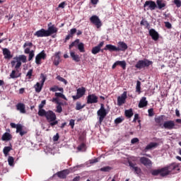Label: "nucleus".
<instances>
[{"instance_id":"obj_1","label":"nucleus","mask_w":181,"mask_h":181,"mask_svg":"<svg viewBox=\"0 0 181 181\" xmlns=\"http://www.w3.org/2000/svg\"><path fill=\"white\" fill-rule=\"evenodd\" d=\"M26 55H20L19 57H15L13 60L11 62V67H15L16 70L18 71L22 66V63H26ZM16 64V66H15Z\"/></svg>"},{"instance_id":"obj_2","label":"nucleus","mask_w":181,"mask_h":181,"mask_svg":"<svg viewBox=\"0 0 181 181\" xmlns=\"http://www.w3.org/2000/svg\"><path fill=\"white\" fill-rule=\"evenodd\" d=\"M83 167H84V165L83 164L78 165L74 167L73 168H69V170H64L62 171H59L57 173V175L60 179H66L69 173H70L71 172H76V170H78L79 168H83Z\"/></svg>"},{"instance_id":"obj_3","label":"nucleus","mask_w":181,"mask_h":181,"mask_svg":"<svg viewBox=\"0 0 181 181\" xmlns=\"http://www.w3.org/2000/svg\"><path fill=\"white\" fill-rule=\"evenodd\" d=\"M45 118L47 122L49 123L50 127H54V125H57V124H59V121L56 120L57 118L56 113L52 110L47 111Z\"/></svg>"},{"instance_id":"obj_4","label":"nucleus","mask_w":181,"mask_h":181,"mask_svg":"<svg viewBox=\"0 0 181 181\" xmlns=\"http://www.w3.org/2000/svg\"><path fill=\"white\" fill-rule=\"evenodd\" d=\"M110 111L107 110L104 106V104H100V108L97 111V115L99 117L98 118V124L101 125L103 122L104 121V118L107 117Z\"/></svg>"},{"instance_id":"obj_5","label":"nucleus","mask_w":181,"mask_h":181,"mask_svg":"<svg viewBox=\"0 0 181 181\" xmlns=\"http://www.w3.org/2000/svg\"><path fill=\"white\" fill-rule=\"evenodd\" d=\"M152 64H153L152 61H149L148 59H144L143 60H139L135 64V67L136 69H138V70H142V69H145V67H149V66Z\"/></svg>"},{"instance_id":"obj_6","label":"nucleus","mask_w":181,"mask_h":181,"mask_svg":"<svg viewBox=\"0 0 181 181\" xmlns=\"http://www.w3.org/2000/svg\"><path fill=\"white\" fill-rule=\"evenodd\" d=\"M40 78L42 80L39 82H37L36 84L34 86V88L36 93H40L42 91V88H43V86L45 85V81H46V76L45 74H40Z\"/></svg>"},{"instance_id":"obj_7","label":"nucleus","mask_w":181,"mask_h":181,"mask_svg":"<svg viewBox=\"0 0 181 181\" xmlns=\"http://www.w3.org/2000/svg\"><path fill=\"white\" fill-rule=\"evenodd\" d=\"M144 11H155L158 6L156 3L152 0L146 1L144 4Z\"/></svg>"},{"instance_id":"obj_8","label":"nucleus","mask_w":181,"mask_h":181,"mask_svg":"<svg viewBox=\"0 0 181 181\" xmlns=\"http://www.w3.org/2000/svg\"><path fill=\"white\" fill-rule=\"evenodd\" d=\"M163 128H165V129H177L179 128V126L175 123V121L173 120H168V121H165L163 123Z\"/></svg>"},{"instance_id":"obj_9","label":"nucleus","mask_w":181,"mask_h":181,"mask_svg":"<svg viewBox=\"0 0 181 181\" xmlns=\"http://www.w3.org/2000/svg\"><path fill=\"white\" fill-rule=\"evenodd\" d=\"M46 57H47V55L46 54V52L45 50L41 51L35 57V63L38 66L42 64V60H46Z\"/></svg>"},{"instance_id":"obj_10","label":"nucleus","mask_w":181,"mask_h":181,"mask_svg":"<svg viewBox=\"0 0 181 181\" xmlns=\"http://www.w3.org/2000/svg\"><path fill=\"white\" fill-rule=\"evenodd\" d=\"M128 163L131 170H133L135 175H139L141 173H142V170L141 168L136 166V163H132V161L129 160Z\"/></svg>"},{"instance_id":"obj_11","label":"nucleus","mask_w":181,"mask_h":181,"mask_svg":"<svg viewBox=\"0 0 181 181\" xmlns=\"http://www.w3.org/2000/svg\"><path fill=\"white\" fill-rule=\"evenodd\" d=\"M90 21L93 25H95L96 28L98 29H100V27L103 26V23H101V20H100V18H98V16H92L90 18Z\"/></svg>"},{"instance_id":"obj_12","label":"nucleus","mask_w":181,"mask_h":181,"mask_svg":"<svg viewBox=\"0 0 181 181\" xmlns=\"http://www.w3.org/2000/svg\"><path fill=\"white\" fill-rule=\"evenodd\" d=\"M87 104H97L98 103V97L95 94H90L87 96Z\"/></svg>"},{"instance_id":"obj_13","label":"nucleus","mask_w":181,"mask_h":181,"mask_svg":"<svg viewBox=\"0 0 181 181\" xmlns=\"http://www.w3.org/2000/svg\"><path fill=\"white\" fill-rule=\"evenodd\" d=\"M34 36H37V37H47L49 35H47V31L45 28H42L34 33Z\"/></svg>"},{"instance_id":"obj_14","label":"nucleus","mask_w":181,"mask_h":181,"mask_svg":"<svg viewBox=\"0 0 181 181\" xmlns=\"http://www.w3.org/2000/svg\"><path fill=\"white\" fill-rule=\"evenodd\" d=\"M47 30V34L48 36H51V35H53L54 33H57V28L54 26V25H52V23H49L48 24V29Z\"/></svg>"},{"instance_id":"obj_15","label":"nucleus","mask_w":181,"mask_h":181,"mask_svg":"<svg viewBox=\"0 0 181 181\" xmlns=\"http://www.w3.org/2000/svg\"><path fill=\"white\" fill-rule=\"evenodd\" d=\"M127 100V91L123 92L121 96H118L117 98V105L121 107L122 104H125V101Z\"/></svg>"},{"instance_id":"obj_16","label":"nucleus","mask_w":181,"mask_h":181,"mask_svg":"<svg viewBox=\"0 0 181 181\" xmlns=\"http://www.w3.org/2000/svg\"><path fill=\"white\" fill-rule=\"evenodd\" d=\"M117 66H120L123 70H126L127 69V62L125 61H117L112 66V69L114 70Z\"/></svg>"},{"instance_id":"obj_17","label":"nucleus","mask_w":181,"mask_h":181,"mask_svg":"<svg viewBox=\"0 0 181 181\" xmlns=\"http://www.w3.org/2000/svg\"><path fill=\"white\" fill-rule=\"evenodd\" d=\"M148 33L153 40H155V42L159 40V33L156 30H155V29H150Z\"/></svg>"},{"instance_id":"obj_18","label":"nucleus","mask_w":181,"mask_h":181,"mask_svg":"<svg viewBox=\"0 0 181 181\" xmlns=\"http://www.w3.org/2000/svg\"><path fill=\"white\" fill-rule=\"evenodd\" d=\"M166 168H168L169 173L173 172V170H180V168H179V163H173L169 165L166 166Z\"/></svg>"},{"instance_id":"obj_19","label":"nucleus","mask_w":181,"mask_h":181,"mask_svg":"<svg viewBox=\"0 0 181 181\" xmlns=\"http://www.w3.org/2000/svg\"><path fill=\"white\" fill-rule=\"evenodd\" d=\"M140 163L144 166H152V160L146 157H141Z\"/></svg>"},{"instance_id":"obj_20","label":"nucleus","mask_w":181,"mask_h":181,"mask_svg":"<svg viewBox=\"0 0 181 181\" xmlns=\"http://www.w3.org/2000/svg\"><path fill=\"white\" fill-rule=\"evenodd\" d=\"M117 45V52H125L128 49V45L124 42L119 41Z\"/></svg>"},{"instance_id":"obj_21","label":"nucleus","mask_w":181,"mask_h":181,"mask_svg":"<svg viewBox=\"0 0 181 181\" xmlns=\"http://www.w3.org/2000/svg\"><path fill=\"white\" fill-rule=\"evenodd\" d=\"M16 107L17 111H20L21 114H26V107L25 106V104L19 103Z\"/></svg>"},{"instance_id":"obj_22","label":"nucleus","mask_w":181,"mask_h":181,"mask_svg":"<svg viewBox=\"0 0 181 181\" xmlns=\"http://www.w3.org/2000/svg\"><path fill=\"white\" fill-rule=\"evenodd\" d=\"M60 52H55L54 56L52 57V59H54L53 64H54V66L60 64Z\"/></svg>"},{"instance_id":"obj_23","label":"nucleus","mask_w":181,"mask_h":181,"mask_svg":"<svg viewBox=\"0 0 181 181\" xmlns=\"http://www.w3.org/2000/svg\"><path fill=\"white\" fill-rule=\"evenodd\" d=\"M157 8L160 10L165 9L166 8V1L164 0H156Z\"/></svg>"},{"instance_id":"obj_24","label":"nucleus","mask_w":181,"mask_h":181,"mask_svg":"<svg viewBox=\"0 0 181 181\" xmlns=\"http://www.w3.org/2000/svg\"><path fill=\"white\" fill-rule=\"evenodd\" d=\"M3 54L4 56V59H8V60L13 57V56L11 54V51L8 48L3 49Z\"/></svg>"},{"instance_id":"obj_25","label":"nucleus","mask_w":181,"mask_h":181,"mask_svg":"<svg viewBox=\"0 0 181 181\" xmlns=\"http://www.w3.org/2000/svg\"><path fill=\"white\" fill-rule=\"evenodd\" d=\"M103 50H109V52H118V47L111 44L106 45Z\"/></svg>"},{"instance_id":"obj_26","label":"nucleus","mask_w":181,"mask_h":181,"mask_svg":"<svg viewBox=\"0 0 181 181\" xmlns=\"http://www.w3.org/2000/svg\"><path fill=\"white\" fill-rule=\"evenodd\" d=\"M70 56L72 60H74V62H76V63H78L81 60V59L80 58V56L78 54H76V52L73 51L70 52Z\"/></svg>"},{"instance_id":"obj_27","label":"nucleus","mask_w":181,"mask_h":181,"mask_svg":"<svg viewBox=\"0 0 181 181\" xmlns=\"http://www.w3.org/2000/svg\"><path fill=\"white\" fill-rule=\"evenodd\" d=\"M170 174L169 170H168L166 166L160 169V176L161 177H165V176H168Z\"/></svg>"},{"instance_id":"obj_28","label":"nucleus","mask_w":181,"mask_h":181,"mask_svg":"<svg viewBox=\"0 0 181 181\" xmlns=\"http://www.w3.org/2000/svg\"><path fill=\"white\" fill-rule=\"evenodd\" d=\"M146 105H148L146 98L143 97L139 103V108H144V107H146Z\"/></svg>"},{"instance_id":"obj_29","label":"nucleus","mask_w":181,"mask_h":181,"mask_svg":"<svg viewBox=\"0 0 181 181\" xmlns=\"http://www.w3.org/2000/svg\"><path fill=\"white\" fill-rule=\"evenodd\" d=\"M156 146H158V143L151 142L146 146L144 151L146 152V151H149L153 148H156Z\"/></svg>"},{"instance_id":"obj_30","label":"nucleus","mask_w":181,"mask_h":181,"mask_svg":"<svg viewBox=\"0 0 181 181\" xmlns=\"http://www.w3.org/2000/svg\"><path fill=\"white\" fill-rule=\"evenodd\" d=\"M76 94L79 95L81 98L86 94V88L82 87L79 88L76 90Z\"/></svg>"},{"instance_id":"obj_31","label":"nucleus","mask_w":181,"mask_h":181,"mask_svg":"<svg viewBox=\"0 0 181 181\" xmlns=\"http://www.w3.org/2000/svg\"><path fill=\"white\" fill-rule=\"evenodd\" d=\"M79 43H80V39L75 40L74 42H72L71 43V45H69V50H71V48H73L74 47H77L78 46Z\"/></svg>"},{"instance_id":"obj_32","label":"nucleus","mask_w":181,"mask_h":181,"mask_svg":"<svg viewBox=\"0 0 181 181\" xmlns=\"http://www.w3.org/2000/svg\"><path fill=\"white\" fill-rule=\"evenodd\" d=\"M1 139L2 141H11V139H12V135L8 132H6L3 134Z\"/></svg>"},{"instance_id":"obj_33","label":"nucleus","mask_w":181,"mask_h":181,"mask_svg":"<svg viewBox=\"0 0 181 181\" xmlns=\"http://www.w3.org/2000/svg\"><path fill=\"white\" fill-rule=\"evenodd\" d=\"M12 151V146H5L3 149V153L5 156H8L9 155V153Z\"/></svg>"},{"instance_id":"obj_34","label":"nucleus","mask_w":181,"mask_h":181,"mask_svg":"<svg viewBox=\"0 0 181 181\" xmlns=\"http://www.w3.org/2000/svg\"><path fill=\"white\" fill-rule=\"evenodd\" d=\"M155 122L159 125V127L162 126V122H163V115L159 116L155 118Z\"/></svg>"},{"instance_id":"obj_35","label":"nucleus","mask_w":181,"mask_h":181,"mask_svg":"<svg viewBox=\"0 0 181 181\" xmlns=\"http://www.w3.org/2000/svg\"><path fill=\"white\" fill-rule=\"evenodd\" d=\"M39 117H45L46 118V115H47V111L45 109H38L37 112Z\"/></svg>"},{"instance_id":"obj_36","label":"nucleus","mask_w":181,"mask_h":181,"mask_svg":"<svg viewBox=\"0 0 181 181\" xmlns=\"http://www.w3.org/2000/svg\"><path fill=\"white\" fill-rule=\"evenodd\" d=\"M124 114L127 118H132V117L134 115V111L132 109L127 110H125Z\"/></svg>"},{"instance_id":"obj_37","label":"nucleus","mask_w":181,"mask_h":181,"mask_svg":"<svg viewBox=\"0 0 181 181\" xmlns=\"http://www.w3.org/2000/svg\"><path fill=\"white\" fill-rule=\"evenodd\" d=\"M78 49L79 50L80 53H85L86 49H84V43L79 42V45H78Z\"/></svg>"},{"instance_id":"obj_38","label":"nucleus","mask_w":181,"mask_h":181,"mask_svg":"<svg viewBox=\"0 0 181 181\" xmlns=\"http://www.w3.org/2000/svg\"><path fill=\"white\" fill-rule=\"evenodd\" d=\"M140 25L143 26H146V29H151V25L148 23V21L146 20H142L140 23Z\"/></svg>"},{"instance_id":"obj_39","label":"nucleus","mask_w":181,"mask_h":181,"mask_svg":"<svg viewBox=\"0 0 181 181\" xmlns=\"http://www.w3.org/2000/svg\"><path fill=\"white\" fill-rule=\"evenodd\" d=\"M100 52L101 49L99 48L98 46L93 47L91 50L92 54H98V53H100Z\"/></svg>"},{"instance_id":"obj_40","label":"nucleus","mask_w":181,"mask_h":181,"mask_svg":"<svg viewBox=\"0 0 181 181\" xmlns=\"http://www.w3.org/2000/svg\"><path fill=\"white\" fill-rule=\"evenodd\" d=\"M21 74H19L18 75L16 74V71L13 70L10 74V78H18V77H21Z\"/></svg>"},{"instance_id":"obj_41","label":"nucleus","mask_w":181,"mask_h":181,"mask_svg":"<svg viewBox=\"0 0 181 181\" xmlns=\"http://www.w3.org/2000/svg\"><path fill=\"white\" fill-rule=\"evenodd\" d=\"M84 107H86V105H81V103L77 102L75 110H76V111H80V110H83Z\"/></svg>"},{"instance_id":"obj_42","label":"nucleus","mask_w":181,"mask_h":181,"mask_svg":"<svg viewBox=\"0 0 181 181\" xmlns=\"http://www.w3.org/2000/svg\"><path fill=\"white\" fill-rule=\"evenodd\" d=\"M110 170H112V168L110 166H105L100 169V172H110Z\"/></svg>"},{"instance_id":"obj_43","label":"nucleus","mask_w":181,"mask_h":181,"mask_svg":"<svg viewBox=\"0 0 181 181\" xmlns=\"http://www.w3.org/2000/svg\"><path fill=\"white\" fill-rule=\"evenodd\" d=\"M136 91L139 93V94H141V81H136Z\"/></svg>"},{"instance_id":"obj_44","label":"nucleus","mask_w":181,"mask_h":181,"mask_svg":"<svg viewBox=\"0 0 181 181\" xmlns=\"http://www.w3.org/2000/svg\"><path fill=\"white\" fill-rule=\"evenodd\" d=\"M152 176H159V175H160V169H157V170H153L151 172Z\"/></svg>"},{"instance_id":"obj_45","label":"nucleus","mask_w":181,"mask_h":181,"mask_svg":"<svg viewBox=\"0 0 181 181\" xmlns=\"http://www.w3.org/2000/svg\"><path fill=\"white\" fill-rule=\"evenodd\" d=\"M77 149L78 151H81L82 152L86 151V144L84 143H82L77 147Z\"/></svg>"},{"instance_id":"obj_46","label":"nucleus","mask_w":181,"mask_h":181,"mask_svg":"<svg viewBox=\"0 0 181 181\" xmlns=\"http://www.w3.org/2000/svg\"><path fill=\"white\" fill-rule=\"evenodd\" d=\"M124 117H117L115 119V124L116 125H118V124H121V122H122V121H124Z\"/></svg>"},{"instance_id":"obj_47","label":"nucleus","mask_w":181,"mask_h":181,"mask_svg":"<svg viewBox=\"0 0 181 181\" xmlns=\"http://www.w3.org/2000/svg\"><path fill=\"white\" fill-rule=\"evenodd\" d=\"M55 97H59V98L67 100V98L62 93H55Z\"/></svg>"},{"instance_id":"obj_48","label":"nucleus","mask_w":181,"mask_h":181,"mask_svg":"<svg viewBox=\"0 0 181 181\" xmlns=\"http://www.w3.org/2000/svg\"><path fill=\"white\" fill-rule=\"evenodd\" d=\"M8 162L9 166H13V162H15V159L12 156H8Z\"/></svg>"},{"instance_id":"obj_49","label":"nucleus","mask_w":181,"mask_h":181,"mask_svg":"<svg viewBox=\"0 0 181 181\" xmlns=\"http://www.w3.org/2000/svg\"><path fill=\"white\" fill-rule=\"evenodd\" d=\"M28 62H30L31 60L33 59V57H35V51L31 50L30 52L28 54Z\"/></svg>"},{"instance_id":"obj_50","label":"nucleus","mask_w":181,"mask_h":181,"mask_svg":"<svg viewBox=\"0 0 181 181\" xmlns=\"http://www.w3.org/2000/svg\"><path fill=\"white\" fill-rule=\"evenodd\" d=\"M57 80H59V81H62V83H64L65 84H67V81L64 78L60 76H57Z\"/></svg>"},{"instance_id":"obj_51","label":"nucleus","mask_w":181,"mask_h":181,"mask_svg":"<svg viewBox=\"0 0 181 181\" xmlns=\"http://www.w3.org/2000/svg\"><path fill=\"white\" fill-rule=\"evenodd\" d=\"M46 105V100H44L41 102V103L38 105V110H42Z\"/></svg>"},{"instance_id":"obj_52","label":"nucleus","mask_w":181,"mask_h":181,"mask_svg":"<svg viewBox=\"0 0 181 181\" xmlns=\"http://www.w3.org/2000/svg\"><path fill=\"white\" fill-rule=\"evenodd\" d=\"M62 111H63V108L62 107V105L59 103L57 106L56 112H58V114H60V113H62Z\"/></svg>"},{"instance_id":"obj_53","label":"nucleus","mask_w":181,"mask_h":181,"mask_svg":"<svg viewBox=\"0 0 181 181\" xmlns=\"http://www.w3.org/2000/svg\"><path fill=\"white\" fill-rule=\"evenodd\" d=\"M16 128V134H19L21 132H22L23 129V126L22 124H17V127Z\"/></svg>"},{"instance_id":"obj_54","label":"nucleus","mask_w":181,"mask_h":181,"mask_svg":"<svg viewBox=\"0 0 181 181\" xmlns=\"http://www.w3.org/2000/svg\"><path fill=\"white\" fill-rule=\"evenodd\" d=\"M33 46V43L32 42H25V44L23 45V47L25 49V47H32Z\"/></svg>"},{"instance_id":"obj_55","label":"nucleus","mask_w":181,"mask_h":181,"mask_svg":"<svg viewBox=\"0 0 181 181\" xmlns=\"http://www.w3.org/2000/svg\"><path fill=\"white\" fill-rule=\"evenodd\" d=\"M148 117H153L155 113L153 112V108H150L148 110Z\"/></svg>"},{"instance_id":"obj_56","label":"nucleus","mask_w":181,"mask_h":181,"mask_svg":"<svg viewBox=\"0 0 181 181\" xmlns=\"http://www.w3.org/2000/svg\"><path fill=\"white\" fill-rule=\"evenodd\" d=\"M174 4L176 5L177 8H180L181 1L180 0H174Z\"/></svg>"},{"instance_id":"obj_57","label":"nucleus","mask_w":181,"mask_h":181,"mask_svg":"<svg viewBox=\"0 0 181 181\" xmlns=\"http://www.w3.org/2000/svg\"><path fill=\"white\" fill-rule=\"evenodd\" d=\"M59 138H60V136L59 135V133H57L56 135L53 136L54 142H57V141H59Z\"/></svg>"},{"instance_id":"obj_58","label":"nucleus","mask_w":181,"mask_h":181,"mask_svg":"<svg viewBox=\"0 0 181 181\" xmlns=\"http://www.w3.org/2000/svg\"><path fill=\"white\" fill-rule=\"evenodd\" d=\"M32 73H33V69H30L27 74H26V77H28V78H32Z\"/></svg>"},{"instance_id":"obj_59","label":"nucleus","mask_w":181,"mask_h":181,"mask_svg":"<svg viewBox=\"0 0 181 181\" xmlns=\"http://www.w3.org/2000/svg\"><path fill=\"white\" fill-rule=\"evenodd\" d=\"M139 142V139L138 138H134L131 140V144H132L133 145Z\"/></svg>"},{"instance_id":"obj_60","label":"nucleus","mask_w":181,"mask_h":181,"mask_svg":"<svg viewBox=\"0 0 181 181\" xmlns=\"http://www.w3.org/2000/svg\"><path fill=\"white\" fill-rule=\"evenodd\" d=\"M76 33H77V29L76 28H72V29L70 30L69 35H71V36L73 37V35H74Z\"/></svg>"},{"instance_id":"obj_61","label":"nucleus","mask_w":181,"mask_h":181,"mask_svg":"<svg viewBox=\"0 0 181 181\" xmlns=\"http://www.w3.org/2000/svg\"><path fill=\"white\" fill-rule=\"evenodd\" d=\"M165 25L167 29H172V24L169 22H165Z\"/></svg>"},{"instance_id":"obj_62","label":"nucleus","mask_w":181,"mask_h":181,"mask_svg":"<svg viewBox=\"0 0 181 181\" xmlns=\"http://www.w3.org/2000/svg\"><path fill=\"white\" fill-rule=\"evenodd\" d=\"M58 87L59 86H54L52 88H50L49 90L52 91L53 93H56V91H57V90H58Z\"/></svg>"},{"instance_id":"obj_63","label":"nucleus","mask_w":181,"mask_h":181,"mask_svg":"<svg viewBox=\"0 0 181 181\" xmlns=\"http://www.w3.org/2000/svg\"><path fill=\"white\" fill-rule=\"evenodd\" d=\"M65 5H66V2L63 1L59 4L58 8H62V9H64Z\"/></svg>"},{"instance_id":"obj_64","label":"nucleus","mask_w":181,"mask_h":181,"mask_svg":"<svg viewBox=\"0 0 181 181\" xmlns=\"http://www.w3.org/2000/svg\"><path fill=\"white\" fill-rule=\"evenodd\" d=\"M69 125L70 127H71V128H74V119H71L70 121H69Z\"/></svg>"}]
</instances>
